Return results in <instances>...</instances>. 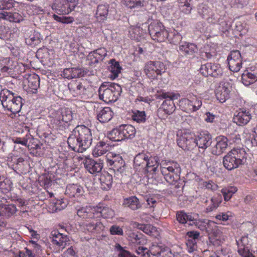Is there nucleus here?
Here are the masks:
<instances>
[{
    "instance_id": "obj_51",
    "label": "nucleus",
    "mask_w": 257,
    "mask_h": 257,
    "mask_svg": "<svg viewBox=\"0 0 257 257\" xmlns=\"http://www.w3.org/2000/svg\"><path fill=\"white\" fill-rule=\"evenodd\" d=\"M111 65L110 66L109 70L111 73V77L112 79H115L120 73L121 68L120 67L118 62L115 61L114 60H111Z\"/></svg>"
},
{
    "instance_id": "obj_48",
    "label": "nucleus",
    "mask_w": 257,
    "mask_h": 257,
    "mask_svg": "<svg viewBox=\"0 0 257 257\" xmlns=\"http://www.w3.org/2000/svg\"><path fill=\"white\" fill-rule=\"evenodd\" d=\"M150 256H156L157 257H163L165 249L158 244H153L148 249Z\"/></svg>"
},
{
    "instance_id": "obj_2",
    "label": "nucleus",
    "mask_w": 257,
    "mask_h": 257,
    "mask_svg": "<svg viewBox=\"0 0 257 257\" xmlns=\"http://www.w3.org/2000/svg\"><path fill=\"white\" fill-rule=\"evenodd\" d=\"M160 171L165 180L176 189L182 188L184 182L180 179L181 168L179 164L173 161L162 162Z\"/></svg>"
},
{
    "instance_id": "obj_30",
    "label": "nucleus",
    "mask_w": 257,
    "mask_h": 257,
    "mask_svg": "<svg viewBox=\"0 0 257 257\" xmlns=\"http://www.w3.org/2000/svg\"><path fill=\"white\" fill-rule=\"evenodd\" d=\"M148 155L145 153H139L136 156L134 160V167L138 170L144 171Z\"/></svg>"
},
{
    "instance_id": "obj_32",
    "label": "nucleus",
    "mask_w": 257,
    "mask_h": 257,
    "mask_svg": "<svg viewBox=\"0 0 257 257\" xmlns=\"http://www.w3.org/2000/svg\"><path fill=\"white\" fill-rule=\"evenodd\" d=\"M123 140L132 139L135 136L136 128L131 124H124L120 125Z\"/></svg>"
},
{
    "instance_id": "obj_61",
    "label": "nucleus",
    "mask_w": 257,
    "mask_h": 257,
    "mask_svg": "<svg viewBox=\"0 0 257 257\" xmlns=\"http://www.w3.org/2000/svg\"><path fill=\"white\" fill-rule=\"evenodd\" d=\"M250 246L239 247L238 252L242 257H255L250 251Z\"/></svg>"
},
{
    "instance_id": "obj_9",
    "label": "nucleus",
    "mask_w": 257,
    "mask_h": 257,
    "mask_svg": "<svg viewBox=\"0 0 257 257\" xmlns=\"http://www.w3.org/2000/svg\"><path fill=\"white\" fill-rule=\"evenodd\" d=\"M177 144L184 150H190L195 147V136L193 134L181 131L177 134Z\"/></svg>"
},
{
    "instance_id": "obj_50",
    "label": "nucleus",
    "mask_w": 257,
    "mask_h": 257,
    "mask_svg": "<svg viewBox=\"0 0 257 257\" xmlns=\"http://www.w3.org/2000/svg\"><path fill=\"white\" fill-rule=\"evenodd\" d=\"M129 33L131 39L140 41L141 37L144 33V31L140 27H134L130 29Z\"/></svg>"
},
{
    "instance_id": "obj_20",
    "label": "nucleus",
    "mask_w": 257,
    "mask_h": 257,
    "mask_svg": "<svg viewBox=\"0 0 257 257\" xmlns=\"http://www.w3.org/2000/svg\"><path fill=\"white\" fill-rule=\"evenodd\" d=\"M228 146V139L222 136L216 138V144L211 148V153L215 155H220L223 153Z\"/></svg>"
},
{
    "instance_id": "obj_41",
    "label": "nucleus",
    "mask_w": 257,
    "mask_h": 257,
    "mask_svg": "<svg viewBox=\"0 0 257 257\" xmlns=\"http://www.w3.org/2000/svg\"><path fill=\"white\" fill-rule=\"evenodd\" d=\"M176 219L181 224H186L188 221H193L194 218L190 213H186L184 211H178Z\"/></svg>"
},
{
    "instance_id": "obj_14",
    "label": "nucleus",
    "mask_w": 257,
    "mask_h": 257,
    "mask_svg": "<svg viewBox=\"0 0 257 257\" xmlns=\"http://www.w3.org/2000/svg\"><path fill=\"white\" fill-rule=\"evenodd\" d=\"M227 60L229 69L231 71L237 72L240 70L242 67V59L239 51H231L227 57Z\"/></svg>"
},
{
    "instance_id": "obj_24",
    "label": "nucleus",
    "mask_w": 257,
    "mask_h": 257,
    "mask_svg": "<svg viewBox=\"0 0 257 257\" xmlns=\"http://www.w3.org/2000/svg\"><path fill=\"white\" fill-rule=\"evenodd\" d=\"M0 19L16 23H20L24 20L23 16L17 12L0 11Z\"/></svg>"
},
{
    "instance_id": "obj_16",
    "label": "nucleus",
    "mask_w": 257,
    "mask_h": 257,
    "mask_svg": "<svg viewBox=\"0 0 257 257\" xmlns=\"http://www.w3.org/2000/svg\"><path fill=\"white\" fill-rule=\"evenodd\" d=\"M198 50V47L195 44L184 41L179 45L178 51L181 54L187 57L192 58L196 56Z\"/></svg>"
},
{
    "instance_id": "obj_38",
    "label": "nucleus",
    "mask_w": 257,
    "mask_h": 257,
    "mask_svg": "<svg viewBox=\"0 0 257 257\" xmlns=\"http://www.w3.org/2000/svg\"><path fill=\"white\" fill-rule=\"evenodd\" d=\"M123 205L135 210L141 207L139 199L136 196H132L124 199Z\"/></svg>"
},
{
    "instance_id": "obj_42",
    "label": "nucleus",
    "mask_w": 257,
    "mask_h": 257,
    "mask_svg": "<svg viewBox=\"0 0 257 257\" xmlns=\"http://www.w3.org/2000/svg\"><path fill=\"white\" fill-rule=\"evenodd\" d=\"M222 202V197L220 194L215 195L211 199V204L205 208V212H210L216 209Z\"/></svg>"
},
{
    "instance_id": "obj_44",
    "label": "nucleus",
    "mask_w": 257,
    "mask_h": 257,
    "mask_svg": "<svg viewBox=\"0 0 257 257\" xmlns=\"http://www.w3.org/2000/svg\"><path fill=\"white\" fill-rule=\"evenodd\" d=\"M97 211L99 213L98 217L101 218L103 217L105 218H112L114 216V211L111 208L108 207H103L102 208L101 206H97Z\"/></svg>"
},
{
    "instance_id": "obj_36",
    "label": "nucleus",
    "mask_w": 257,
    "mask_h": 257,
    "mask_svg": "<svg viewBox=\"0 0 257 257\" xmlns=\"http://www.w3.org/2000/svg\"><path fill=\"white\" fill-rule=\"evenodd\" d=\"M109 6L107 4L99 5L98 6L95 13V17L98 21H102L105 20L108 14Z\"/></svg>"
},
{
    "instance_id": "obj_10",
    "label": "nucleus",
    "mask_w": 257,
    "mask_h": 257,
    "mask_svg": "<svg viewBox=\"0 0 257 257\" xmlns=\"http://www.w3.org/2000/svg\"><path fill=\"white\" fill-rule=\"evenodd\" d=\"M199 71L205 77H218L222 75V69L220 65L214 63H207L201 65Z\"/></svg>"
},
{
    "instance_id": "obj_5",
    "label": "nucleus",
    "mask_w": 257,
    "mask_h": 257,
    "mask_svg": "<svg viewBox=\"0 0 257 257\" xmlns=\"http://www.w3.org/2000/svg\"><path fill=\"white\" fill-rule=\"evenodd\" d=\"M246 160V152L244 149L235 148L232 149L223 158V165L228 170L238 167Z\"/></svg>"
},
{
    "instance_id": "obj_34",
    "label": "nucleus",
    "mask_w": 257,
    "mask_h": 257,
    "mask_svg": "<svg viewBox=\"0 0 257 257\" xmlns=\"http://www.w3.org/2000/svg\"><path fill=\"white\" fill-rule=\"evenodd\" d=\"M41 39L40 33L34 31H32L29 36L26 38L25 42L27 45L33 47L40 44Z\"/></svg>"
},
{
    "instance_id": "obj_62",
    "label": "nucleus",
    "mask_w": 257,
    "mask_h": 257,
    "mask_svg": "<svg viewBox=\"0 0 257 257\" xmlns=\"http://www.w3.org/2000/svg\"><path fill=\"white\" fill-rule=\"evenodd\" d=\"M124 4L130 9L141 7L143 0H123Z\"/></svg>"
},
{
    "instance_id": "obj_19",
    "label": "nucleus",
    "mask_w": 257,
    "mask_h": 257,
    "mask_svg": "<svg viewBox=\"0 0 257 257\" xmlns=\"http://www.w3.org/2000/svg\"><path fill=\"white\" fill-rule=\"evenodd\" d=\"M51 235L52 243L61 250H63L66 246L70 245V240L67 235L56 231L52 232Z\"/></svg>"
},
{
    "instance_id": "obj_55",
    "label": "nucleus",
    "mask_w": 257,
    "mask_h": 257,
    "mask_svg": "<svg viewBox=\"0 0 257 257\" xmlns=\"http://www.w3.org/2000/svg\"><path fill=\"white\" fill-rule=\"evenodd\" d=\"M132 119L138 122H144L146 119V114L145 111L135 110L133 112Z\"/></svg>"
},
{
    "instance_id": "obj_35",
    "label": "nucleus",
    "mask_w": 257,
    "mask_h": 257,
    "mask_svg": "<svg viewBox=\"0 0 257 257\" xmlns=\"http://www.w3.org/2000/svg\"><path fill=\"white\" fill-rule=\"evenodd\" d=\"M83 74L81 69L77 68H69L65 69L63 71L62 76L67 79L80 77Z\"/></svg>"
},
{
    "instance_id": "obj_63",
    "label": "nucleus",
    "mask_w": 257,
    "mask_h": 257,
    "mask_svg": "<svg viewBox=\"0 0 257 257\" xmlns=\"http://www.w3.org/2000/svg\"><path fill=\"white\" fill-rule=\"evenodd\" d=\"M232 216V213L230 211L226 212H220L215 216V218L221 221H226Z\"/></svg>"
},
{
    "instance_id": "obj_6",
    "label": "nucleus",
    "mask_w": 257,
    "mask_h": 257,
    "mask_svg": "<svg viewBox=\"0 0 257 257\" xmlns=\"http://www.w3.org/2000/svg\"><path fill=\"white\" fill-rule=\"evenodd\" d=\"M51 123L56 126L68 124L73 119V113L71 109L67 107H61L51 113Z\"/></svg>"
},
{
    "instance_id": "obj_17",
    "label": "nucleus",
    "mask_w": 257,
    "mask_h": 257,
    "mask_svg": "<svg viewBox=\"0 0 257 257\" xmlns=\"http://www.w3.org/2000/svg\"><path fill=\"white\" fill-rule=\"evenodd\" d=\"M85 168L90 174L96 175L100 173L103 167V162L102 160L95 161L90 158H85L83 161Z\"/></svg>"
},
{
    "instance_id": "obj_49",
    "label": "nucleus",
    "mask_w": 257,
    "mask_h": 257,
    "mask_svg": "<svg viewBox=\"0 0 257 257\" xmlns=\"http://www.w3.org/2000/svg\"><path fill=\"white\" fill-rule=\"evenodd\" d=\"M167 39L171 44H180L182 42V36L177 31L173 30L172 31L169 32Z\"/></svg>"
},
{
    "instance_id": "obj_52",
    "label": "nucleus",
    "mask_w": 257,
    "mask_h": 257,
    "mask_svg": "<svg viewBox=\"0 0 257 257\" xmlns=\"http://www.w3.org/2000/svg\"><path fill=\"white\" fill-rule=\"evenodd\" d=\"M212 10L205 4H199L197 7L198 14L202 18L206 19Z\"/></svg>"
},
{
    "instance_id": "obj_4",
    "label": "nucleus",
    "mask_w": 257,
    "mask_h": 257,
    "mask_svg": "<svg viewBox=\"0 0 257 257\" xmlns=\"http://www.w3.org/2000/svg\"><path fill=\"white\" fill-rule=\"evenodd\" d=\"M121 91V87L118 84L104 82L99 88V97L107 103L114 102L118 99Z\"/></svg>"
},
{
    "instance_id": "obj_29",
    "label": "nucleus",
    "mask_w": 257,
    "mask_h": 257,
    "mask_svg": "<svg viewBox=\"0 0 257 257\" xmlns=\"http://www.w3.org/2000/svg\"><path fill=\"white\" fill-rule=\"evenodd\" d=\"M257 80V71L246 70L241 75V81L245 86H248Z\"/></svg>"
},
{
    "instance_id": "obj_22",
    "label": "nucleus",
    "mask_w": 257,
    "mask_h": 257,
    "mask_svg": "<svg viewBox=\"0 0 257 257\" xmlns=\"http://www.w3.org/2000/svg\"><path fill=\"white\" fill-rule=\"evenodd\" d=\"M231 86L228 83H224L221 84L216 91L217 99L221 103L225 102L230 97Z\"/></svg>"
},
{
    "instance_id": "obj_40",
    "label": "nucleus",
    "mask_w": 257,
    "mask_h": 257,
    "mask_svg": "<svg viewBox=\"0 0 257 257\" xmlns=\"http://www.w3.org/2000/svg\"><path fill=\"white\" fill-rule=\"evenodd\" d=\"M120 125L113 128L107 133V137L109 140L114 142H119L123 140Z\"/></svg>"
},
{
    "instance_id": "obj_57",
    "label": "nucleus",
    "mask_w": 257,
    "mask_h": 257,
    "mask_svg": "<svg viewBox=\"0 0 257 257\" xmlns=\"http://www.w3.org/2000/svg\"><path fill=\"white\" fill-rule=\"evenodd\" d=\"M247 138V136L245 137ZM245 144L247 147L251 148L253 146H257V124L254 128V133L251 138H246Z\"/></svg>"
},
{
    "instance_id": "obj_53",
    "label": "nucleus",
    "mask_w": 257,
    "mask_h": 257,
    "mask_svg": "<svg viewBox=\"0 0 257 257\" xmlns=\"http://www.w3.org/2000/svg\"><path fill=\"white\" fill-rule=\"evenodd\" d=\"M173 101L165 100L162 104V108L167 114H172L175 110L176 106Z\"/></svg>"
},
{
    "instance_id": "obj_26",
    "label": "nucleus",
    "mask_w": 257,
    "mask_h": 257,
    "mask_svg": "<svg viewBox=\"0 0 257 257\" xmlns=\"http://www.w3.org/2000/svg\"><path fill=\"white\" fill-rule=\"evenodd\" d=\"M159 159L158 157H149L148 156L144 172L152 173H155L159 166Z\"/></svg>"
},
{
    "instance_id": "obj_21",
    "label": "nucleus",
    "mask_w": 257,
    "mask_h": 257,
    "mask_svg": "<svg viewBox=\"0 0 257 257\" xmlns=\"http://www.w3.org/2000/svg\"><path fill=\"white\" fill-rule=\"evenodd\" d=\"M195 147L204 150L211 144V137L208 133L203 132L195 136Z\"/></svg>"
},
{
    "instance_id": "obj_33",
    "label": "nucleus",
    "mask_w": 257,
    "mask_h": 257,
    "mask_svg": "<svg viewBox=\"0 0 257 257\" xmlns=\"http://www.w3.org/2000/svg\"><path fill=\"white\" fill-rule=\"evenodd\" d=\"M109 148L108 144L102 141L99 142L93 150L92 154L94 157H98L106 153Z\"/></svg>"
},
{
    "instance_id": "obj_45",
    "label": "nucleus",
    "mask_w": 257,
    "mask_h": 257,
    "mask_svg": "<svg viewBox=\"0 0 257 257\" xmlns=\"http://www.w3.org/2000/svg\"><path fill=\"white\" fill-rule=\"evenodd\" d=\"M12 183L11 180L4 176H0V191L7 193L12 188Z\"/></svg>"
},
{
    "instance_id": "obj_15",
    "label": "nucleus",
    "mask_w": 257,
    "mask_h": 257,
    "mask_svg": "<svg viewBox=\"0 0 257 257\" xmlns=\"http://www.w3.org/2000/svg\"><path fill=\"white\" fill-rule=\"evenodd\" d=\"M84 190L82 186L78 184H71L67 186L65 194L70 198H74V200L79 201V199L84 198Z\"/></svg>"
},
{
    "instance_id": "obj_47",
    "label": "nucleus",
    "mask_w": 257,
    "mask_h": 257,
    "mask_svg": "<svg viewBox=\"0 0 257 257\" xmlns=\"http://www.w3.org/2000/svg\"><path fill=\"white\" fill-rule=\"evenodd\" d=\"M237 189L236 187L233 186H230L222 188L221 192L223 196L224 200L225 201H229L233 195L236 192Z\"/></svg>"
},
{
    "instance_id": "obj_8",
    "label": "nucleus",
    "mask_w": 257,
    "mask_h": 257,
    "mask_svg": "<svg viewBox=\"0 0 257 257\" xmlns=\"http://www.w3.org/2000/svg\"><path fill=\"white\" fill-rule=\"evenodd\" d=\"M166 68L164 63L159 61H150L146 63L144 71L150 79H155L158 75L165 72Z\"/></svg>"
},
{
    "instance_id": "obj_54",
    "label": "nucleus",
    "mask_w": 257,
    "mask_h": 257,
    "mask_svg": "<svg viewBox=\"0 0 257 257\" xmlns=\"http://www.w3.org/2000/svg\"><path fill=\"white\" fill-rule=\"evenodd\" d=\"M179 93L169 92H162L161 93L158 94L156 98L159 99H165L166 100H174L177 99L180 97Z\"/></svg>"
},
{
    "instance_id": "obj_43",
    "label": "nucleus",
    "mask_w": 257,
    "mask_h": 257,
    "mask_svg": "<svg viewBox=\"0 0 257 257\" xmlns=\"http://www.w3.org/2000/svg\"><path fill=\"white\" fill-rule=\"evenodd\" d=\"M164 26L161 23L157 21H154L148 26L149 34L152 38H153L157 34L164 29Z\"/></svg>"
},
{
    "instance_id": "obj_18",
    "label": "nucleus",
    "mask_w": 257,
    "mask_h": 257,
    "mask_svg": "<svg viewBox=\"0 0 257 257\" xmlns=\"http://www.w3.org/2000/svg\"><path fill=\"white\" fill-rule=\"evenodd\" d=\"M107 164L111 167L116 175L123 173L125 169V162L121 156L119 155H115L112 158L107 160Z\"/></svg>"
},
{
    "instance_id": "obj_25",
    "label": "nucleus",
    "mask_w": 257,
    "mask_h": 257,
    "mask_svg": "<svg viewBox=\"0 0 257 257\" xmlns=\"http://www.w3.org/2000/svg\"><path fill=\"white\" fill-rule=\"evenodd\" d=\"M113 112L109 107H101L97 111V118L101 123H106L112 118Z\"/></svg>"
},
{
    "instance_id": "obj_37",
    "label": "nucleus",
    "mask_w": 257,
    "mask_h": 257,
    "mask_svg": "<svg viewBox=\"0 0 257 257\" xmlns=\"http://www.w3.org/2000/svg\"><path fill=\"white\" fill-rule=\"evenodd\" d=\"M67 203L63 199L57 200L51 202L49 205V211L52 213L61 211L66 207Z\"/></svg>"
},
{
    "instance_id": "obj_59",
    "label": "nucleus",
    "mask_w": 257,
    "mask_h": 257,
    "mask_svg": "<svg viewBox=\"0 0 257 257\" xmlns=\"http://www.w3.org/2000/svg\"><path fill=\"white\" fill-rule=\"evenodd\" d=\"M169 32L165 28L160 31L156 36L152 38L153 40L158 42H164L168 37Z\"/></svg>"
},
{
    "instance_id": "obj_7",
    "label": "nucleus",
    "mask_w": 257,
    "mask_h": 257,
    "mask_svg": "<svg viewBox=\"0 0 257 257\" xmlns=\"http://www.w3.org/2000/svg\"><path fill=\"white\" fill-rule=\"evenodd\" d=\"M7 164L10 168L12 169L15 172L19 174H27L30 169V165L29 161L22 157L18 158L14 156L9 158Z\"/></svg>"
},
{
    "instance_id": "obj_56",
    "label": "nucleus",
    "mask_w": 257,
    "mask_h": 257,
    "mask_svg": "<svg viewBox=\"0 0 257 257\" xmlns=\"http://www.w3.org/2000/svg\"><path fill=\"white\" fill-rule=\"evenodd\" d=\"M18 2L15 0H0V11L10 10L15 7Z\"/></svg>"
},
{
    "instance_id": "obj_1",
    "label": "nucleus",
    "mask_w": 257,
    "mask_h": 257,
    "mask_svg": "<svg viewBox=\"0 0 257 257\" xmlns=\"http://www.w3.org/2000/svg\"><path fill=\"white\" fill-rule=\"evenodd\" d=\"M92 138L90 128L84 125H78L71 132L67 143L72 150L83 153L90 147Z\"/></svg>"
},
{
    "instance_id": "obj_13",
    "label": "nucleus",
    "mask_w": 257,
    "mask_h": 257,
    "mask_svg": "<svg viewBox=\"0 0 257 257\" xmlns=\"http://www.w3.org/2000/svg\"><path fill=\"white\" fill-rule=\"evenodd\" d=\"M82 229L92 233H98L103 230L104 226L100 217H93L80 225Z\"/></svg>"
},
{
    "instance_id": "obj_39",
    "label": "nucleus",
    "mask_w": 257,
    "mask_h": 257,
    "mask_svg": "<svg viewBox=\"0 0 257 257\" xmlns=\"http://www.w3.org/2000/svg\"><path fill=\"white\" fill-rule=\"evenodd\" d=\"M138 87L139 95L137 96L135 102L138 103V102H143L148 105H150V103L153 101V99L149 96H144L143 94L144 91L143 85L142 83H138L136 86V88Z\"/></svg>"
},
{
    "instance_id": "obj_58",
    "label": "nucleus",
    "mask_w": 257,
    "mask_h": 257,
    "mask_svg": "<svg viewBox=\"0 0 257 257\" xmlns=\"http://www.w3.org/2000/svg\"><path fill=\"white\" fill-rule=\"evenodd\" d=\"M222 19L223 18H221V16L212 11H211L209 15L206 19L207 22L211 24H217L218 22H220Z\"/></svg>"
},
{
    "instance_id": "obj_11",
    "label": "nucleus",
    "mask_w": 257,
    "mask_h": 257,
    "mask_svg": "<svg viewBox=\"0 0 257 257\" xmlns=\"http://www.w3.org/2000/svg\"><path fill=\"white\" fill-rule=\"evenodd\" d=\"M77 215L80 218L87 220L98 217L99 213L97 211V206H77L75 207Z\"/></svg>"
},
{
    "instance_id": "obj_28",
    "label": "nucleus",
    "mask_w": 257,
    "mask_h": 257,
    "mask_svg": "<svg viewBox=\"0 0 257 257\" xmlns=\"http://www.w3.org/2000/svg\"><path fill=\"white\" fill-rule=\"evenodd\" d=\"M67 1L62 2L56 1L51 5V8L55 13L59 15H66L70 13V10L67 8Z\"/></svg>"
},
{
    "instance_id": "obj_12",
    "label": "nucleus",
    "mask_w": 257,
    "mask_h": 257,
    "mask_svg": "<svg viewBox=\"0 0 257 257\" xmlns=\"http://www.w3.org/2000/svg\"><path fill=\"white\" fill-rule=\"evenodd\" d=\"M180 103L181 105H184V111L188 112L198 110L202 104L200 98L194 95H189L188 98L182 99Z\"/></svg>"
},
{
    "instance_id": "obj_46",
    "label": "nucleus",
    "mask_w": 257,
    "mask_h": 257,
    "mask_svg": "<svg viewBox=\"0 0 257 257\" xmlns=\"http://www.w3.org/2000/svg\"><path fill=\"white\" fill-rule=\"evenodd\" d=\"M40 79L38 75L33 74L29 78V86L33 93H36L40 87Z\"/></svg>"
},
{
    "instance_id": "obj_27",
    "label": "nucleus",
    "mask_w": 257,
    "mask_h": 257,
    "mask_svg": "<svg viewBox=\"0 0 257 257\" xmlns=\"http://www.w3.org/2000/svg\"><path fill=\"white\" fill-rule=\"evenodd\" d=\"M101 188L104 190H109L112 184V175L107 172H103L99 177Z\"/></svg>"
},
{
    "instance_id": "obj_23",
    "label": "nucleus",
    "mask_w": 257,
    "mask_h": 257,
    "mask_svg": "<svg viewBox=\"0 0 257 257\" xmlns=\"http://www.w3.org/2000/svg\"><path fill=\"white\" fill-rule=\"evenodd\" d=\"M251 118L249 111L245 109H240L236 112L233 116V122L238 125L246 124Z\"/></svg>"
},
{
    "instance_id": "obj_31",
    "label": "nucleus",
    "mask_w": 257,
    "mask_h": 257,
    "mask_svg": "<svg viewBox=\"0 0 257 257\" xmlns=\"http://www.w3.org/2000/svg\"><path fill=\"white\" fill-rule=\"evenodd\" d=\"M17 211L16 206L14 204H0V216L9 217Z\"/></svg>"
},
{
    "instance_id": "obj_60",
    "label": "nucleus",
    "mask_w": 257,
    "mask_h": 257,
    "mask_svg": "<svg viewBox=\"0 0 257 257\" xmlns=\"http://www.w3.org/2000/svg\"><path fill=\"white\" fill-rule=\"evenodd\" d=\"M52 17L54 18V19L57 22L65 24H68L72 23L74 19L73 17H59L58 15H56L55 14L52 15Z\"/></svg>"
},
{
    "instance_id": "obj_3",
    "label": "nucleus",
    "mask_w": 257,
    "mask_h": 257,
    "mask_svg": "<svg viewBox=\"0 0 257 257\" xmlns=\"http://www.w3.org/2000/svg\"><path fill=\"white\" fill-rule=\"evenodd\" d=\"M22 100L21 96L7 89H3L0 92V100L3 107L13 113L20 111L23 105Z\"/></svg>"
},
{
    "instance_id": "obj_64",
    "label": "nucleus",
    "mask_w": 257,
    "mask_h": 257,
    "mask_svg": "<svg viewBox=\"0 0 257 257\" xmlns=\"http://www.w3.org/2000/svg\"><path fill=\"white\" fill-rule=\"evenodd\" d=\"M136 252L141 257H150L148 248L143 246L137 247Z\"/></svg>"
}]
</instances>
